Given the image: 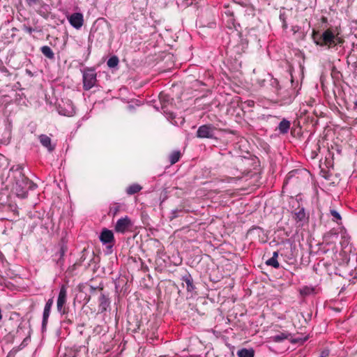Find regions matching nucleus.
<instances>
[{
  "label": "nucleus",
  "mask_w": 357,
  "mask_h": 357,
  "mask_svg": "<svg viewBox=\"0 0 357 357\" xmlns=\"http://www.w3.org/2000/svg\"><path fill=\"white\" fill-rule=\"evenodd\" d=\"M7 182L10 190L21 198L26 197L27 189L30 188L32 185V183L24 175L20 165L13 166L10 168Z\"/></svg>",
  "instance_id": "obj_1"
},
{
  "label": "nucleus",
  "mask_w": 357,
  "mask_h": 357,
  "mask_svg": "<svg viewBox=\"0 0 357 357\" xmlns=\"http://www.w3.org/2000/svg\"><path fill=\"white\" fill-rule=\"evenodd\" d=\"M313 40L317 45L326 46L328 48L342 43L340 38L331 29L326 30L321 35L314 34Z\"/></svg>",
  "instance_id": "obj_2"
},
{
  "label": "nucleus",
  "mask_w": 357,
  "mask_h": 357,
  "mask_svg": "<svg viewBox=\"0 0 357 357\" xmlns=\"http://www.w3.org/2000/svg\"><path fill=\"white\" fill-rule=\"evenodd\" d=\"M96 73L93 69L88 68L83 72V88L84 90H89L96 83Z\"/></svg>",
  "instance_id": "obj_3"
},
{
  "label": "nucleus",
  "mask_w": 357,
  "mask_h": 357,
  "mask_svg": "<svg viewBox=\"0 0 357 357\" xmlns=\"http://www.w3.org/2000/svg\"><path fill=\"white\" fill-rule=\"evenodd\" d=\"M57 109L59 114L66 116H73L75 114V107L70 100H62Z\"/></svg>",
  "instance_id": "obj_4"
},
{
  "label": "nucleus",
  "mask_w": 357,
  "mask_h": 357,
  "mask_svg": "<svg viewBox=\"0 0 357 357\" xmlns=\"http://www.w3.org/2000/svg\"><path fill=\"white\" fill-rule=\"evenodd\" d=\"M67 301V289L63 285L59 291V296L56 301L57 311L63 314L66 312V304Z\"/></svg>",
  "instance_id": "obj_5"
},
{
  "label": "nucleus",
  "mask_w": 357,
  "mask_h": 357,
  "mask_svg": "<svg viewBox=\"0 0 357 357\" xmlns=\"http://www.w3.org/2000/svg\"><path fill=\"white\" fill-rule=\"evenodd\" d=\"M215 128L211 125H203L199 127L197 136L199 138H213Z\"/></svg>",
  "instance_id": "obj_6"
},
{
  "label": "nucleus",
  "mask_w": 357,
  "mask_h": 357,
  "mask_svg": "<svg viewBox=\"0 0 357 357\" xmlns=\"http://www.w3.org/2000/svg\"><path fill=\"white\" fill-rule=\"evenodd\" d=\"M132 225L131 220L128 216L119 219L115 225V231L119 233L126 232Z\"/></svg>",
  "instance_id": "obj_7"
},
{
  "label": "nucleus",
  "mask_w": 357,
  "mask_h": 357,
  "mask_svg": "<svg viewBox=\"0 0 357 357\" xmlns=\"http://www.w3.org/2000/svg\"><path fill=\"white\" fill-rule=\"evenodd\" d=\"M68 21L74 28L79 29L83 25V15L79 13H73L68 17Z\"/></svg>",
  "instance_id": "obj_8"
},
{
  "label": "nucleus",
  "mask_w": 357,
  "mask_h": 357,
  "mask_svg": "<svg viewBox=\"0 0 357 357\" xmlns=\"http://www.w3.org/2000/svg\"><path fill=\"white\" fill-rule=\"evenodd\" d=\"M53 303H54V301H53V298H52L48 299V301H47V303L45 305L43 314V327H45L47 323L48 318L50 317V311H51V308L52 307Z\"/></svg>",
  "instance_id": "obj_9"
},
{
  "label": "nucleus",
  "mask_w": 357,
  "mask_h": 357,
  "mask_svg": "<svg viewBox=\"0 0 357 357\" xmlns=\"http://www.w3.org/2000/svg\"><path fill=\"white\" fill-rule=\"evenodd\" d=\"M100 240L103 244L112 243L114 241V234L111 230L104 229L100 235Z\"/></svg>",
  "instance_id": "obj_10"
},
{
  "label": "nucleus",
  "mask_w": 357,
  "mask_h": 357,
  "mask_svg": "<svg viewBox=\"0 0 357 357\" xmlns=\"http://www.w3.org/2000/svg\"><path fill=\"white\" fill-rule=\"evenodd\" d=\"M40 142L41 144L47 148L49 151H52L54 150V146L52 145L51 144V139L45 135H41L39 137Z\"/></svg>",
  "instance_id": "obj_11"
},
{
  "label": "nucleus",
  "mask_w": 357,
  "mask_h": 357,
  "mask_svg": "<svg viewBox=\"0 0 357 357\" xmlns=\"http://www.w3.org/2000/svg\"><path fill=\"white\" fill-rule=\"evenodd\" d=\"M142 189V186L137 183H133L129 185L126 188V193L129 195H134L138 192H139Z\"/></svg>",
  "instance_id": "obj_12"
},
{
  "label": "nucleus",
  "mask_w": 357,
  "mask_h": 357,
  "mask_svg": "<svg viewBox=\"0 0 357 357\" xmlns=\"http://www.w3.org/2000/svg\"><path fill=\"white\" fill-rule=\"evenodd\" d=\"M254 350L252 349H241L237 351L238 357H254Z\"/></svg>",
  "instance_id": "obj_13"
},
{
  "label": "nucleus",
  "mask_w": 357,
  "mask_h": 357,
  "mask_svg": "<svg viewBox=\"0 0 357 357\" xmlns=\"http://www.w3.org/2000/svg\"><path fill=\"white\" fill-rule=\"evenodd\" d=\"M289 127H290L289 121L284 119L280 123L278 128L281 133L284 134L289 131Z\"/></svg>",
  "instance_id": "obj_14"
},
{
  "label": "nucleus",
  "mask_w": 357,
  "mask_h": 357,
  "mask_svg": "<svg viewBox=\"0 0 357 357\" xmlns=\"http://www.w3.org/2000/svg\"><path fill=\"white\" fill-rule=\"evenodd\" d=\"M42 53L48 59H52L54 57V54L52 49L48 46H43L41 47Z\"/></svg>",
  "instance_id": "obj_15"
},
{
  "label": "nucleus",
  "mask_w": 357,
  "mask_h": 357,
  "mask_svg": "<svg viewBox=\"0 0 357 357\" xmlns=\"http://www.w3.org/2000/svg\"><path fill=\"white\" fill-rule=\"evenodd\" d=\"M107 64L109 68H114V67L117 66L119 64L118 57L116 56H113L110 57L108 59Z\"/></svg>",
  "instance_id": "obj_16"
},
{
  "label": "nucleus",
  "mask_w": 357,
  "mask_h": 357,
  "mask_svg": "<svg viewBox=\"0 0 357 357\" xmlns=\"http://www.w3.org/2000/svg\"><path fill=\"white\" fill-rule=\"evenodd\" d=\"M109 305V302L105 296H101L100 297V308L102 311L106 310L107 307Z\"/></svg>",
  "instance_id": "obj_17"
},
{
  "label": "nucleus",
  "mask_w": 357,
  "mask_h": 357,
  "mask_svg": "<svg viewBox=\"0 0 357 357\" xmlns=\"http://www.w3.org/2000/svg\"><path fill=\"white\" fill-rule=\"evenodd\" d=\"M180 155L181 154L179 151H174L173 153H172L169 156L171 164L173 165L178 162L180 158Z\"/></svg>",
  "instance_id": "obj_18"
},
{
  "label": "nucleus",
  "mask_w": 357,
  "mask_h": 357,
  "mask_svg": "<svg viewBox=\"0 0 357 357\" xmlns=\"http://www.w3.org/2000/svg\"><path fill=\"white\" fill-rule=\"evenodd\" d=\"M266 264L268 266H271L274 268H278L279 267V263L278 261V259H275L274 257H271L269 259H268L266 262Z\"/></svg>",
  "instance_id": "obj_19"
},
{
  "label": "nucleus",
  "mask_w": 357,
  "mask_h": 357,
  "mask_svg": "<svg viewBox=\"0 0 357 357\" xmlns=\"http://www.w3.org/2000/svg\"><path fill=\"white\" fill-rule=\"evenodd\" d=\"M184 281L186 283L188 291H192L194 289V285L191 278L190 277H187L184 278Z\"/></svg>",
  "instance_id": "obj_20"
},
{
  "label": "nucleus",
  "mask_w": 357,
  "mask_h": 357,
  "mask_svg": "<svg viewBox=\"0 0 357 357\" xmlns=\"http://www.w3.org/2000/svg\"><path fill=\"white\" fill-rule=\"evenodd\" d=\"M331 214L333 216V220L338 222V221L341 220V216L340 213L335 210H331Z\"/></svg>",
  "instance_id": "obj_21"
},
{
  "label": "nucleus",
  "mask_w": 357,
  "mask_h": 357,
  "mask_svg": "<svg viewBox=\"0 0 357 357\" xmlns=\"http://www.w3.org/2000/svg\"><path fill=\"white\" fill-rule=\"evenodd\" d=\"M26 3L29 6H35L40 3V0H25Z\"/></svg>",
  "instance_id": "obj_22"
},
{
  "label": "nucleus",
  "mask_w": 357,
  "mask_h": 357,
  "mask_svg": "<svg viewBox=\"0 0 357 357\" xmlns=\"http://www.w3.org/2000/svg\"><path fill=\"white\" fill-rule=\"evenodd\" d=\"M286 338H287V336L284 335V334L278 335H276V336L274 337V340L276 342L282 341L283 340H284Z\"/></svg>",
  "instance_id": "obj_23"
},
{
  "label": "nucleus",
  "mask_w": 357,
  "mask_h": 357,
  "mask_svg": "<svg viewBox=\"0 0 357 357\" xmlns=\"http://www.w3.org/2000/svg\"><path fill=\"white\" fill-rule=\"evenodd\" d=\"M167 118H168L169 119H171V122H172V123H173V124H178V123H177L176 121H173V119H174V114H173L172 113H169V116H167Z\"/></svg>",
  "instance_id": "obj_24"
},
{
  "label": "nucleus",
  "mask_w": 357,
  "mask_h": 357,
  "mask_svg": "<svg viewBox=\"0 0 357 357\" xmlns=\"http://www.w3.org/2000/svg\"><path fill=\"white\" fill-rule=\"evenodd\" d=\"M329 355V351L328 350H324L321 352L319 357H328Z\"/></svg>",
  "instance_id": "obj_25"
},
{
  "label": "nucleus",
  "mask_w": 357,
  "mask_h": 357,
  "mask_svg": "<svg viewBox=\"0 0 357 357\" xmlns=\"http://www.w3.org/2000/svg\"><path fill=\"white\" fill-rule=\"evenodd\" d=\"M25 31L29 33H31L33 31V29L31 27H25Z\"/></svg>",
  "instance_id": "obj_26"
},
{
  "label": "nucleus",
  "mask_w": 357,
  "mask_h": 357,
  "mask_svg": "<svg viewBox=\"0 0 357 357\" xmlns=\"http://www.w3.org/2000/svg\"><path fill=\"white\" fill-rule=\"evenodd\" d=\"M278 257V252H274L273 254L272 257H274L275 259H277Z\"/></svg>",
  "instance_id": "obj_27"
},
{
  "label": "nucleus",
  "mask_w": 357,
  "mask_h": 357,
  "mask_svg": "<svg viewBox=\"0 0 357 357\" xmlns=\"http://www.w3.org/2000/svg\"><path fill=\"white\" fill-rule=\"evenodd\" d=\"M165 98H166L165 95H163V94L160 95V98L161 100H165Z\"/></svg>",
  "instance_id": "obj_28"
},
{
  "label": "nucleus",
  "mask_w": 357,
  "mask_h": 357,
  "mask_svg": "<svg viewBox=\"0 0 357 357\" xmlns=\"http://www.w3.org/2000/svg\"><path fill=\"white\" fill-rule=\"evenodd\" d=\"M303 291H304L305 294H307V293H308V292L310 291V289H309V288H305V289H303Z\"/></svg>",
  "instance_id": "obj_29"
},
{
  "label": "nucleus",
  "mask_w": 357,
  "mask_h": 357,
  "mask_svg": "<svg viewBox=\"0 0 357 357\" xmlns=\"http://www.w3.org/2000/svg\"><path fill=\"white\" fill-rule=\"evenodd\" d=\"M0 259H1V262L3 263V257L1 256V254H0Z\"/></svg>",
  "instance_id": "obj_30"
},
{
  "label": "nucleus",
  "mask_w": 357,
  "mask_h": 357,
  "mask_svg": "<svg viewBox=\"0 0 357 357\" xmlns=\"http://www.w3.org/2000/svg\"><path fill=\"white\" fill-rule=\"evenodd\" d=\"M289 179V177L287 179V181L284 182V185L287 184L288 180Z\"/></svg>",
  "instance_id": "obj_31"
},
{
  "label": "nucleus",
  "mask_w": 357,
  "mask_h": 357,
  "mask_svg": "<svg viewBox=\"0 0 357 357\" xmlns=\"http://www.w3.org/2000/svg\"><path fill=\"white\" fill-rule=\"evenodd\" d=\"M302 215L303 216L304 215L303 213H301V212H299L298 215Z\"/></svg>",
  "instance_id": "obj_32"
},
{
  "label": "nucleus",
  "mask_w": 357,
  "mask_h": 357,
  "mask_svg": "<svg viewBox=\"0 0 357 357\" xmlns=\"http://www.w3.org/2000/svg\"><path fill=\"white\" fill-rule=\"evenodd\" d=\"M355 105L357 107V100L355 102Z\"/></svg>",
  "instance_id": "obj_33"
}]
</instances>
